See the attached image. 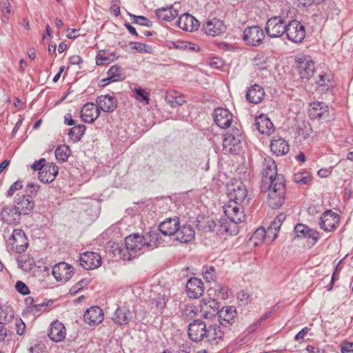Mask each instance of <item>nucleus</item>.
<instances>
[{
  "mask_svg": "<svg viewBox=\"0 0 353 353\" xmlns=\"http://www.w3.org/2000/svg\"><path fill=\"white\" fill-rule=\"evenodd\" d=\"M225 330H221L218 325H207L200 320H194L188 325V334L189 338L195 342L205 341L210 344L217 343V339L223 338Z\"/></svg>",
  "mask_w": 353,
  "mask_h": 353,
  "instance_id": "f257e3e1",
  "label": "nucleus"
},
{
  "mask_svg": "<svg viewBox=\"0 0 353 353\" xmlns=\"http://www.w3.org/2000/svg\"><path fill=\"white\" fill-rule=\"evenodd\" d=\"M285 179L283 176H279L276 179L275 183H272L271 188L267 190H261L264 192H268V204L272 208H279L285 201Z\"/></svg>",
  "mask_w": 353,
  "mask_h": 353,
  "instance_id": "f03ea898",
  "label": "nucleus"
},
{
  "mask_svg": "<svg viewBox=\"0 0 353 353\" xmlns=\"http://www.w3.org/2000/svg\"><path fill=\"white\" fill-rule=\"evenodd\" d=\"M261 190H268L273 183H275L277 176H283L277 173L276 164L270 157H265L263 159L261 165Z\"/></svg>",
  "mask_w": 353,
  "mask_h": 353,
  "instance_id": "7ed1b4c3",
  "label": "nucleus"
},
{
  "mask_svg": "<svg viewBox=\"0 0 353 353\" xmlns=\"http://www.w3.org/2000/svg\"><path fill=\"white\" fill-rule=\"evenodd\" d=\"M125 251L128 255L123 254L124 260H131L148 251L144 242V238L139 234H133L125 239Z\"/></svg>",
  "mask_w": 353,
  "mask_h": 353,
  "instance_id": "20e7f679",
  "label": "nucleus"
},
{
  "mask_svg": "<svg viewBox=\"0 0 353 353\" xmlns=\"http://www.w3.org/2000/svg\"><path fill=\"white\" fill-rule=\"evenodd\" d=\"M227 194L230 201L242 203L248 196V190L242 181L235 180L227 185Z\"/></svg>",
  "mask_w": 353,
  "mask_h": 353,
  "instance_id": "39448f33",
  "label": "nucleus"
},
{
  "mask_svg": "<svg viewBox=\"0 0 353 353\" xmlns=\"http://www.w3.org/2000/svg\"><path fill=\"white\" fill-rule=\"evenodd\" d=\"M242 140V134L237 128H232L231 132H227L223 140V150L226 152H236Z\"/></svg>",
  "mask_w": 353,
  "mask_h": 353,
  "instance_id": "423d86ee",
  "label": "nucleus"
},
{
  "mask_svg": "<svg viewBox=\"0 0 353 353\" xmlns=\"http://www.w3.org/2000/svg\"><path fill=\"white\" fill-rule=\"evenodd\" d=\"M287 24L281 17L269 19L265 28L267 34L271 38L281 37L285 33Z\"/></svg>",
  "mask_w": 353,
  "mask_h": 353,
  "instance_id": "0eeeda50",
  "label": "nucleus"
},
{
  "mask_svg": "<svg viewBox=\"0 0 353 353\" xmlns=\"http://www.w3.org/2000/svg\"><path fill=\"white\" fill-rule=\"evenodd\" d=\"M240 203L241 202L230 200L229 203L224 207V213L234 226L245 220V214L241 208Z\"/></svg>",
  "mask_w": 353,
  "mask_h": 353,
  "instance_id": "6e6552de",
  "label": "nucleus"
},
{
  "mask_svg": "<svg viewBox=\"0 0 353 353\" xmlns=\"http://www.w3.org/2000/svg\"><path fill=\"white\" fill-rule=\"evenodd\" d=\"M285 34L290 41L300 43L305 37V26L299 21L292 20L287 24Z\"/></svg>",
  "mask_w": 353,
  "mask_h": 353,
  "instance_id": "1a4fd4ad",
  "label": "nucleus"
},
{
  "mask_svg": "<svg viewBox=\"0 0 353 353\" xmlns=\"http://www.w3.org/2000/svg\"><path fill=\"white\" fill-rule=\"evenodd\" d=\"M8 243L12 246V249L18 253L25 252L28 245V239L21 229L13 230L11 236L8 239Z\"/></svg>",
  "mask_w": 353,
  "mask_h": 353,
  "instance_id": "9d476101",
  "label": "nucleus"
},
{
  "mask_svg": "<svg viewBox=\"0 0 353 353\" xmlns=\"http://www.w3.org/2000/svg\"><path fill=\"white\" fill-rule=\"evenodd\" d=\"M265 38L263 30L257 26L247 27L244 32L243 41L250 46H259Z\"/></svg>",
  "mask_w": 353,
  "mask_h": 353,
  "instance_id": "9b49d317",
  "label": "nucleus"
},
{
  "mask_svg": "<svg viewBox=\"0 0 353 353\" xmlns=\"http://www.w3.org/2000/svg\"><path fill=\"white\" fill-rule=\"evenodd\" d=\"M101 256L94 252H86L81 254L79 263L85 270H93L101 265Z\"/></svg>",
  "mask_w": 353,
  "mask_h": 353,
  "instance_id": "f8f14e48",
  "label": "nucleus"
},
{
  "mask_svg": "<svg viewBox=\"0 0 353 353\" xmlns=\"http://www.w3.org/2000/svg\"><path fill=\"white\" fill-rule=\"evenodd\" d=\"M339 216L332 210H326L321 216L319 225L321 229L327 232H331L336 229L339 222Z\"/></svg>",
  "mask_w": 353,
  "mask_h": 353,
  "instance_id": "ddd939ff",
  "label": "nucleus"
},
{
  "mask_svg": "<svg viewBox=\"0 0 353 353\" xmlns=\"http://www.w3.org/2000/svg\"><path fill=\"white\" fill-rule=\"evenodd\" d=\"M217 315L219 325L228 328L234 323L236 311L234 306H225L218 312Z\"/></svg>",
  "mask_w": 353,
  "mask_h": 353,
  "instance_id": "4468645a",
  "label": "nucleus"
},
{
  "mask_svg": "<svg viewBox=\"0 0 353 353\" xmlns=\"http://www.w3.org/2000/svg\"><path fill=\"white\" fill-rule=\"evenodd\" d=\"M201 312L205 319H211L219 311V303L214 299L203 298L200 303Z\"/></svg>",
  "mask_w": 353,
  "mask_h": 353,
  "instance_id": "2eb2a0df",
  "label": "nucleus"
},
{
  "mask_svg": "<svg viewBox=\"0 0 353 353\" xmlns=\"http://www.w3.org/2000/svg\"><path fill=\"white\" fill-rule=\"evenodd\" d=\"M232 114L223 108H217L214 110L213 118L215 123L221 128H228L232 121Z\"/></svg>",
  "mask_w": 353,
  "mask_h": 353,
  "instance_id": "dca6fc26",
  "label": "nucleus"
},
{
  "mask_svg": "<svg viewBox=\"0 0 353 353\" xmlns=\"http://www.w3.org/2000/svg\"><path fill=\"white\" fill-rule=\"evenodd\" d=\"M72 268L65 262L56 264L52 268V274L59 281H68L72 276Z\"/></svg>",
  "mask_w": 353,
  "mask_h": 353,
  "instance_id": "f3484780",
  "label": "nucleus"
},
{
  "mask_svg": "<svg viewBox=\"0 0 353 353\" xmlns=\"http://www.w3.org/2000/svg\"><path fill=\"white\" fill-rule=\"evenodd\" d=\"M294 232L299 238H307L308 240L310 239L312 241H309V243L312 245L316 244L320 238L319 232L302 223H299L295 226Z\"/></svg>",
  "mask_w": 353,
  "mask_h": 353,
  "instance_id": "a211bd4d",
  "label": "nucleus"
},
{
  "mask_svg": "<svg viewBox=\"0 0 353 353\" xmlns=\"http://www.w3.org/2000/svg\"><path fill=\"white\" fill-rule=\"evenodd\" d=\"M187 295L190 299H198L204 292L203 281L196 277L190 279L185 286Z\"/></svg>",
  "mask_w": 353,
  "mask_h": 353,
  "instance_id": "6ab92c4d",
  "label": "nucleus"
},
{
  "mask_svg": "<svg viewBox=\"0 0 353 353\" xmlns=\"http://www.w3.org/2000/svg\"><path fill=\"white\" fill-rule=\"evenodd\" d=\"M179 218L174 216V218L166 219L162 221L159 225V230L165 236H172L176 234L178 229H179Z\"/></svg>",
  "mask_w": 353,
  "mask_h": 353,
  "instance_id": "aec40b11",
  "label": "nucleus"
},
{
  "mask_svg": "<svg viewBox=\"0 0 353 353\" xmlns=\"http://www.w3.org/2000/svg\"><path fill=\"white\" fill-rule=\"evenodd\" d=\"M97 107L105 112H112L117 107V101L109 94L99 96L96 99Z\"/></svg>",
  "mask_w": 353,
  "mask_h": 353,
  "instance_id": "412c9836",
  "label": "nucleus"
},
{
  "mask_svg": "<svg viewBox=\"0 0 353 353\" xmlns=\"http://www.w3.org/2000/svg\"><path fill=\"white\" fill-rule=\"evenodd\" d=\"M1 216L4 222L8 224L17 225L21 220V212L19 211L17 206H6L3 208Z\"/></svg>",
  "mask_w": 353,
  "mask_h": 353,
  "instance_id": "4be33fe9",
  "label": "nucleus"
},
{
  "mask_svg": "<svg viewBox=\"0 0 353 353\" xmlns=\"http://www.w3.org/2000/svg\"><path fill=\"white\" fill-rule=\"evenodd\" d=\"M133 318V313L126 307H118L112 315V319L119 325L128 324Z\"/></svg>",
  "mask_w": 353,
  "mask_h": 353,
  "instance_id": "5701e85b",
  "label": "nucleus"
},
{
  "mask_svg": "<svg viewBox=\"0 0 353 353\" xmlns=\"http://www.w3.org/2000/svg\"><path fill=\"white\" fill-rule=\"evenodd\" d=\"M17 208L21 215L29 214L34 207V202L30 195L26 196L24 194L17 195L15 200V204Z\"/></svg>",
  "mask_w": 353,
  "mask_h": 353,
  "instance_id": "b1692460",
  "label": "nucleus"
},
{
  "mask_svg": "<svg viewBox=\"0 0 353 353\" xmlns=\"http://www.w3.org/2000/svg\"><path fill=\"white\" fill-rule=\"evenodd\" d=\"M103 310L98 306H93L88 308L84 314L85 321L90 325L101 323L103 321Z\"/></svg>",
  "mask_w": 353,
  "mask_h": 353,
  "instance_id": "393cba45",
  "label": "nucleus"
},
{
  "mask_svg": "<svg viewBox=\"0 0 353 353\" xmlns=\"http://www.w3.org/2000/svg\"><path fill=\"white\" fill-rule=\"evenodd\" d=\"M178 26L183 30L193 32L199 27V21L188 13L181 15L177 21Z\"/></svg>",
  "mask_w": 353,
  "mask_h": 353,
  "instance_id": "a878e982",
  "label": "nucleus"
},
{
  "mask_svg": "<svg viewBox=\"0 0 353 353\" xmlns=\"http://www.w3.org/2000/svg\"><path fill=\"white\" fill-rule=\"evenodd\" d=\"M100 114L99 108L93 103L85 104L81 111V117L85 123H91L94 122Z\"/></svg>",
  "mask_w": 353,
  "mask_h": 353,
  "instance_id": "bb28decb",
  "label": "nucleus"
},
{
  "mask_svg": "<svg viewBox=\"0 0 353 353\" xmlns=\"http://www.w3.org/2000/svg\"><path fill=\"white\" fill-rule=\"evenodd\" d=\"M298 70L302 79L309 80L314 72V62L309 57H304L299 61Z\"/></svg>",
  "mask_w": 353,
  "mask_h": 353,
  "instance_id": "cd10ccee",
  "label": "nucleus"
},
{
  "mask_svg": "<svg viewBox=\"0 0 353 353\" xmlns=\"http://www.w3.org/2000/svg\"><path fill=\"white\" fill-rule=\"evenodd\" d=\"M66 334V330L63 323L58 321H53L48 332V336L54 342L63 341Z\"/></svg>",
  "mask_w": 353,
  "mask_h": 353,
  "instance_id": "c85d7f7f",
  "label": "nucleus"
},
{
  "mask_svg": "<svg viewBox=\"0 0 353 353\" xmlns=\"http://www.w3.org/2000/svg\"><path fill=\"white\" fill-rule=\"evenodd\" d=\"M203 30L206 34L215 37L222 34L225 30V26L222 21L214 19L208 21L203 25Z\"/></svg>",
  "mask_w": 353,
  "mask_h": 353,
  "instance_id": "c756f323",
  "label": "nucleus"
},
{
  "mask_svg": "<svg viewBox=\"0 0 353 353\" xmlns=\"http://www.w3.org/2000/svg\"><path fill=\"white\" fill-rule=\"evenodd\" d=\"M175 234L176 241L182 243H187L194 239L195 231L190 225H184L181 227L179 226V229Z\"/></svg>",
  "mask_w": 353,
  "mask_h": 353,
  "instance_id": "7c9ffc66",
  "label": "nucleus"
},
{
  "mask_svg": "<svg viewBox=\"0 0 353 353\" xmlns=\"http://www.w3.org/2000/svg\"><path fill=\"white\" fill-rule=\"evenodd\" d=\"M255 125L261 134L270 135L274 131V125L270 119L264 114L256 117Z\"/></svg>",
  "mask_w": 353,
  "mask_h": 353,
  "instance_id": "2f4dec72",
  "label": "nucleus"
},
{
  "mask_svg": "<svg viewBox=\"0 0 353 353\" xmlns=\"http://www.w3.org/2000/svg\"><path fill=\"white\" fill-rule=\"evenodd\" d=\"M58 174V167L51 163L48 166H45L41 172H39L38 178L43 183H49L54 181Z\"/></svg>",
  "mask_w": 353,
  "mask_h": 353,
  "instance_id": "473e14b6",
  "label": "nucleus"
},
{
  "mask_svg": "<svg viewBox=\"0 0 353 353\" xmlns=\"http://www.w3.org/2000/svg\"><path fill=\"white\" fill-rule=\"evenodd\" d=\"M264 96L263 88L257 84H254L248 89L245 97L249 102L256 104L262 101Z\"/></svg>",
  "mask_w": 353,
  "mask_h": 353,
  "instance_id": "72a5a7b5",
  "label": "nucleus"
},
{
  "mask_svg": "<svg viewBox=\"0 0 353 353\" xmlns=\"http://www.w3.org/2000/svg\"><path fill=\"white\" fill-rule=\"evenodd\" d=\"M272 152L276 156H281L287 154L289 150V145L288 142L283 138L274 139L270 144Z\"/></svg>",
  "mask_w": 353,
  "mask_h": 353,
  "instance_id": "f704fd0d",
  "label": "nucleus"
},
{
  "mask_svg": "<svg viewBox=\"0 0 353 353\" xmlns=\"http://www.w3.org/2000/svg\"><path fill=\"white\" fill-rule=\"evenodd\" d=\"M107 73L108 77L102 80L103 86L108 85L110 82L122 81L125 78L122 68L117 65H112Z\"/></svg>",
  "mask_w": 353,
  "mask_h": 353,
  "instance_id": "c9c22d12",
  "label": "nucleus"
},
{
  "mask_svg": "<svg viewBox=\"0 0 353 353\" xmlns=\"http://www.w3.org/2000/svg\"><path fill=\"white\" fill-rule=\"evenodd\" d=\"M155 14L157 19L169 22L178 15V11L173 8V5H170V6L157 9Z\"/></svg>",
  "mask_w": 353,
  "mask_h": 353,
  "instance_id": "e433bc0d",
  "label": "nucleus"
},
{
  "mask_svg": "<svg viewBox=\"0 0 353 353\" xmlns=\"http://www.w3.org/2000/svg\"><path fill=\"white\" fill-rule=\"evenodd\" d=\"M142 236L144 238V242L148 251L162 243V240L159 238V233L157 231L151 230Z\"/></svg>",
  "mask_w": 353,
  "mask_h": 353,
  "instance_id": "4c0bfd02",
  "label": "nucleus"
},
{
  "mask_svg": "<svg viewBox=\"0 0 353 353\" xmlns=\"http://www.w3.org/2000/svg\"><path fill=\"white\" fill-rule=\"evenodd\" d=\"M165 100L172 108L182 105L185 103V96L174 90L168 92Z\"/></svg>",
  "mask_w": 353,
  "mask_h": 353,
  "instance_id": "58836bf2",
  "label": "nucleus"
},
{
  "mask_svg": "<svg viewBox=\"0 0 353 353\" xmlns=\"http://www.w3.org/2000/svg\"><path fill=\"white\" fill-rule=\"evenodd\" d=\"M233 229L230 222H228L227 219H221L218 223H214L212 230L216 231L219 234H229L232 235L236 232V225L234 226L232 224Z\"/></svg>",
  "mask_w": 353,
  "mask_h": 353,
  "instance_id": "ea45409f",
  "label": "nucleus"
},
{
  "mask_svg": "<svg viewBox=\"0 0 353 353\" xmlns=\"http://www.w3.org/2000/svg\"><path fill=\"white\" fill-rule=\"evenodd\" d=\"M268 236L269 233L268 232V230H265L263 228H259L255 230L250 240L253 242L254 245H258L263 241H267Z\"/></svg>",
  "mask_w": 353,
  "mask_h": 353,
  "instance_id": "a19ab883",
  "label": "nucleus"
},
{
  "mask_svg": "<svg viewBox=\"0 0 353 353\" xmlns=\"http://www.w3.org/2000/svg\"><path fill=\"white\" fill-rule=\"evenodd\" d=\"M85 129V125L83 124L75 125L70 130L68 136L74 142H77L81 140Z\"/></svg>",
  "mask_w": 353,
  "mask_h": 353,
  "instance_id": "79ce46f5",
  "label": "nucleus"
},
{
  "mask_svg": "<svg viewBox=\"0 0 353 353\" xmlns=\"http://www.w3.org/2000/svg\"><path fill=\"white\" fill-rule=\"evenodd\" d=\"M327 111V107L323 103H314L311 110V114L314 119L321 118Z\"/></svg>",
  "mask_w": 353,
  "mask_h": 353,
  "instance_id": "37998d69",
  "label": "nucleus"
},
{
  "mask_svg": "<svg viewBox=\"0 0 353 353\" xmlns=\"http://www.w3.org/2000/svg\"><path fill=\"white\" fill-rule=\"evenodd\" d=\"M298 135L303 137L304 139H307L312 133V128L311 125L303 121L301 124L299 125Z\"/></svg>",
  "mask_w": 353,
  "mask_h": 353,
  "instance_id": "c03bdc74",
  "label": "nucleus"
},
{
  "mask_svg": "<svg viewBox=\"0 0 353 353\" xmlns=\"http://www.w3.org/2000/svg\"><path fill=\"white\" fill-rule=\"evenodd\" d=\"M14 316V313L12 309L10 307H6L0 312V322L3 325L10 322Z\"/></svg>",
  "mask_w": 353,
  "mask_h": 353,
  "instance_id": "a18cd8bd",
  "label": "nucleus"
},
{
  "mask_svg": "<svg viewBox=\"0 0 353 353\" xmlns=\"http://www.w3.org/2000/svg\"><path fill=\"white\" fill-rule=\"evenodd\" d=\"M197 314V309L192 305H184L182 308V315L186 320H190L194 318Z\"/></svg>",
  "mask_w": 353,
  "mask_h": 353,
  "instance_id": "49530a36",
  "label": "nucleus"
},
{
  "mask_svg": "<svg viewBox=\"0 0 353 353\" xmlns=\"http://www.w3.org/2000/svg\"><path fill=\"white\" fill-rule=\"evenodd\" d=\"M69 152L68 147L65 145L59 146L55 150V157L59 161H65L69 157Z\"/></svg>",
  "mask_w": 353,
  "mask_h": 353,
  "instance_id": "de8ad7c7",
  "label": "nucleus"
},
{
  "mask_svg": "<svg viewBox=\"0 0 353 353\" xmlns=\"http://www.w3.org/2000/svg\"><path fill=\"white\" fill-rule=\"evenodd\" d=\"M292 180L296 183L305 185L311 180V177L307 173L298 172L293 175Z\"/></svg>",
  "mask_w": 353,
  "mask_h": 353,
  "instance_id": "09e8293b",
  "label": "nucleus"
},
{
  "mask_svg": "<svg viewBox=\"0 0 353 353\" xmlns=\"http://www.w3.org/2000/svg\"><path fill=\"white\" fill-rule=\"evenodd\" d=\"M136 94V99L140 102H144L145 104H149L150 98L149 94L141 88H136L134 89Z\"/></svg>",
  "mask_w": 353,
  "mask_h": 353,
  "instance_id": "8fccbe9b",
  "label": "nucleus"
},
{
  "mask_svg": "<svg viewBox=\"0 0 353 353\" xmlns=\"http://www.w3.org/2000/svg\"><path fill=\"white\" fill-rule=\"evenodd\" d=\"M203 278L207 282H211L216 278V270L214 266H205L203 270Z\"/></svg>",
  "mask_w": 353,
  "mask_h": 353,
  "instance_id": "3c124183",
  "label": "nucleus"
},
{
  "mask_svg": "<svg viewBox=\"0 0 353 353\" xmlns=\"http://www.w3.org/2000/svg\"><path fill=\"white\" fill-rule=\"evenodd\" d=\"M130 17L133 23L139 24L146 27H152V23L148 18L143 16H136L132 14H130Z\"/></svg>",
  "mask_w": 353,
  "mask_h": 353,
  "instance_id": "603ef678",
  "label": "nucleus"
},
{
  "mask_svg": "<svg viewBox=\"0 0 353 353\" xmlns=\"http://www.w3.org/2000/svg\"><path fill=\"white\" fill-rule=\"evenodd\" d=\"M267 57L263 54H258L253 59V64L259 67V69H264L266 67Z\"/></svg>",
  "mask_w": 353,
  "mask_h": 353,
  "instance_id": "864d4df0",
  "label": "nucleus"
},
{
  "mask_svg": "<svg viewBox=\"0 0 353 353\" xmlns=\"http://www.w3.org/2000/svg\"><path fill=\"white\" fill-rule=\"evenodd\" d=\"M281 226V223H279L278 221L274 219L270 226L268 228V233H273V239H275L277 236V232Z\"/></svg>",
  "mask_w": 353,
  "mask_h": 353,
  "instance_id": "5fc2aeb1",
  "label": "nucleus"
},
{
  "mask_svg": "<svg viewBox=\"0 0 353 353\" xmlns=\"http://www.w3.org/2000/svg\"><path fill=\"white\" fill-rule=\"evenodd\" d=\"M129 45L130 46V48L132 50H136V51H138L139 52H147V48H148V46L144 44V43H139V42H133V41H131Z\"/></svg>",
  "mask_w": 353,
  "mask_h": 353,
  "instance_id": "6e6d98bb",
  "label": "nucleus"
},
{
  "mask_svg": "<svg viewBox=\"0 0 353 353\" xmlns=\"http://www.w3.org/2000/svg\"><path fill=\"white\" fill-rule=\"evenodd\" d=\"M23 185L21 181H17L12 183L7 192L8 196H12L17 190L22 189Z\"/></svg>",
  "mask_w": 353,
  "mask_h": 353,
  "instance_id": "4d7b16f0",
  "label": "nucleus"
},
{
  "mask_svg": "<svg viewBox=\"0 0 353 353\" xmlns=\"http://www.w3.org/2000/svg\"><path fill=\"white\" fill-rule=\"evenodd\" d=\"M48 305V304L44 302L36 303L32 306L30 312H32L34 315H37L39 312L46 310Z\"/></svg>",
  "mask_w": 353,
  "mask_h": 353,
  "instance_id": "13d9d810",
  "label": "nucleus"
},
{
  "mask_svg": "<svg viewBox=\"0 0 353 353\" xmlns=\"http://www.w3.org/2000/svg\"><path fill=\"white\" fill-rule=\"evenodd\" d=\"M17 290L23 295H26L30 293L28 287L22 281H18L15 284Z\"/></svg>",
  "mask_w": 353,
  "mask_h": 353,
  "instance_id": "bf43d9fd",
  "label": "nucleus"
},
{
  "mask_svg": "<svg viewBox=\"0 0 353 353\" xmlns=\"http://www.w3.org/2000/svg\"><path fill=\"white\" fill-rule=\"evenodd\" d=\"M46 162V161L45 159H41L39 161L34 162L31 165V168L34 170H39L41 172L45 167Z\"/></svg>",
  "mask_w": 353,
  "mask_h": 353,
  "instance_id": "052dcab7",
  "label": "nucleus"
},
{
  "mask_svg": "<svg viewBox=\"0 0 353 353\" xmlns=\"http://www.w3.org/2000/svg\"><path fill=\"white\" fill-rule=\"evenodd\" d=\"M0 9L3 12L6 14L11 12V5L8 0H1Z\"/></svg>",
  "mask_w": 353,
  "mask_h": 353,
  "instance_id": "680f3d73",
  "label": "nucleus"
},
{
  "mask_svg": "<svg viewBox=\"0 0 353 353\" xmlns=\"http://www.w3.org/2000/svg\"><path fill=\"white\" fill-rule=\"evenodd\" d=\"M39 185L37 184H34L33 183H29L27 184V190L26 192L28 195L31 196V195H35L37 194L38 190H39Z\"/></svg>",
  "mask_w": 353,
  "mask_h": 353,
  "instance_id": "e2e57ef3",
  "label": "nucleus"
},
{
  "mask_svg": "<svg viewBox=\"0 0 353 353\" xmlns=\"http://www.w3.org/2000/svg\"><path fill=\"white\" fill-rule=\"evenodd\" d=\"M17 333L22 335L26 329V325L21 319H16Z\"/></svg>",
  "mask_w": 353,
  "mask_h": 353,
  "instance_id": "0e129e2a",
  "label": "nucleus"
},
{
  "mask_svg": "<svg viewBox=\"0 0 353 353\" xmlns=\"http://www.w3.org/2000/svg\"><path fill=\"white\" fill-rule=\"evenodd\" d=\"M110 61V58H108V57L103 56L101 53L97 54L96 57V63L98 65L108 63Z\"/></svg>",
  "mask_w": 353,
  "mask_h": 353,
  "instance_id": "69168bd1",
  "label": "nucleus"
},
{
  "mask_svg": "<svg viewBox=\"0 0 353 353\" xmlns=\"http://www.w3.org/2000/svg\"><path fill=\"white\" fill-rule=\"evenodd\" d=\"M342 353H353V343H344L341 346Z\"/></svg>",
  "mask_w": 353,
  "mask_h": 353,
  "instance_id": "338daca9",
  "label": "nucleus"
},
{
  "mask_svg": "<svg viewBox=\"0 0 353 353\" xmlns=\"http://www.w3.org/2000/svg\"><path fill=\"white\" fill-rule=\"evenodd\" d=\"M309 331V328L304 327L301 331H299L294 336L295 340L299 341L303 339L304 336L307 334Z\"/></svg>",
  "mask_w": 353,
  "mask_h": 353,
  "instance_id": "774afa93",
  "label": "nucleus"
}]
</instances>
